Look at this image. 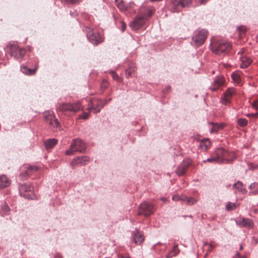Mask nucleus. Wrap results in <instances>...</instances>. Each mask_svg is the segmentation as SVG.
I'll use <instances>...</instances> for the list:
<instances>
[{"mask_svg": "<svg viewBox=\"0 0 258 258\" xmlns=\"http://www.w3.org/2000/svg\"><path fill=\"white\" fill-rule=\"evenodd\" d=\"M82 108L80 103L77 102L74 104L62 103L60 104L57 109L66 115H71L81 110Z\"/></svg>", "mask_w": 258, "mask_h": 258, "instance_id": "obj_1", "label": "nucleus"}, {"mask_svg": "<svg viewBox=\"0 0 258 258\" xmlns=\"http://www.w3.org/2000/svg\"><path fill=\"white\" fill-rule=\"evenodd\" d=\"M231 44L224 40L217 41L212 46V51L216 54L224 55L230 50Z\"/></svg>", "mask_w": 258, "mask_h": 258, "instance_id": "obj_2", "label": "nucleus"}, {"mask_svg": "<svg viewBox=\"0 0 258 258\" xmlns=\"http://www.w3.org/2000/svg\"><path fill=\"white\" fill-rule=\"evenodd\" d=\"M86 149V144L83 141L76 139L73 140L70 146V149L66 151V155H72L75 152H83Z\"/></svg>", "mask_w": 258, "mask_h": 258, "instance_id": "obj_3", "label": "nucleus"}, {"mask_svg": "<svg viewBox=\"0 0 258 258\" xmlns=\"http://www.w3.org/2000/svg\"><path fill=\"white\" fill-rule=\"evenodd\" d=\"M86 31L88 39L92 43L97 45L103 41L104 38L98 32L94 31L89 28H87Z\"/></svg>", "mask_w": 258, "mask_h": 258, "instance_id": "obj_4", "label": "nucleus"}, {"mask_svg": "<svg viewBox=\"0 0 258 258\" xmlns=\"http://www.w3.org/2000/svg\"><path fill=\"white\" fill-rule=\"evenodd\" d=\"M107 103V101L106 100L93 99L89 104L87 110L89 111L92 110L95 113H97L100 112L101 108H103Z\"/></svg>", "mask_w": 258, "mask_h": 258, "instance_id": "obj_5", "label": "nucleus"}, {"mask_svg": "<svg viewBox=\"0 0 258 258\" xmlns=\"http://www.w3.org/2000/svg\"><path fill=\"white\" fill-rule=\"evenodd\" d=\"M207 34L208 31L205 29H202L196 32L192 37V41L197 46L201 45L204 43L207 37Z\"/></svg>", "mask_w": 258, "mask_h": 258, "instance_id": "obj_6", "label": "nucleus"}, {"mask_svg": "<svg viewBox=\"0 0 258 258\" xmlns=\"http://www.w3.org/2000/svg\"><path fill=\"white\" fill-rule=\"evenodd\" d=\"M214 154L215 157L218 158L220 160V161H218V163H224L225 162L227 163L232 160V159L230 158L231 154L223 148L217 149L214 152Z\"/></svg>", "mask_w": 258, "mask_h": 258, "instance_id": "obj_7", "label": "nucleus"}, {"mask_svg": "<svg viewBox=\"0 0 258 258\" xmlns=\"http://www.w3.org/2000/svg\"><path fill=\"white\" fill-rule=\"evenodd\" d=\"M154 208L152 204L144 202L140 205L138 214L148 216L154 213Z\"/></svg>", "mask_w": 258, "mask_h": 258, "instance_id": "obj_8", "label": "nucleus"}, {"mask_svg": "<svg viewBox=\"0 0 258 258\" xmlns=\"http://www.w3.org/2000/svg\"><path fill=\"white\" fill-rule=\"evenodd\" d=\"M20 194L26 199H32L33 187L29 183H22L19 185Z\"/></svg>", "mask_w": 258, "mask_h": 258, "instance_id": "obj_9", "label": "nucleus"}, {"mask_svg": "<svg viewBox=\"0 0 258 258\" xmlns=\"http://www.w3.org/2000/svg\"><path fill=\"white\" fill-rule=\"evenodd\" d=\"M9 47L11 55L17 59L22 57L26 53L25 49L20 48L16 44H11L9 45Z\"/></svg>", "mask_w": 258, "mask_h": 258, "instance_id": "obj_10", "label": "nucleus"}, {"mask_svg": "<svg viewBox=\"0 0 258 258\" xmlns=\"http://www.w3.org/2000/svg\"><path fill=\"white\" fill-rule=\"evenodd\" d=\"M46 121L53 128H59V123L55 118L54 113L52 111H47L44 114Z\"/></svg>", "mask_w": 258, "mask_h": 258, "instance_id": "obj_11", "label": "nucleus"}, {"mask_svg": "<svg viewBox=\"0 0 258 258\" xmlns=\"http://www.w3.org/2000/svg\"><path fill=\"white\" fill-rule=\"evenodd\" d=\"M190 3V0H171L173 12H179L181 8L187 6Z\"/></svg>", "mask_w": 258, "mask_h": 258, "instance_id": "obj_12", "label": "nucleus"}, {"mask_svg": "<svg viewBox=\"0 0 258 258\" xmlns=\"http://www.w3.org/2000/svg\"><path fill=\"white\" fill-rule=\"evenodd\" d=\"M146 20V16H139L136 17L130 24L133 30H136L140 29L144 25Z\"/></svg>", "mask_w": 258, "mask_h": 258, "instance_id": "obj_13", "label": "nucleus"}, {"mask_svg": "<svg viewBox=\"0 0 258 258\" xmlns=\"http://www.w3.org/2000/svg\"><path fill=\"white\" fill-rule=\"evenodd\" d=\"M191 164L192 161L191 159H185L183 160L175 170L177 175L179 176L183 175L185 172L186 169L190 166Z\"/></svg>", "mask_w": 258, "mask_h": 258, "instance_id": "obj_14", "label": "nucleus"}, {"mask_svg": "<svg viewBox=\"0 0 258 258\" xmlns=\"http://www.w3.org/2000/svg\"><path fill=\"white\" fill-rule=\"evenodd\" d=\"M89 158L86 156L75 157L71 162V165L74 167L77 166H84L89 162Z\"/></svg>", "mask_w": 258, "mask_h": 258, "instance_id": "obj_15", "label": "nucleus"}, {"mask_svg": "<svg viewBox=\"0 0 258 258\" xmlns=\"http://www.w3.org/2000/svg\"><path fill=\"white\" fill-rule=\"evenodd\" d=\"M224 82L225 79L223 76H217L214 79L213 81V84L212 86L210 87V89L212 91H216L220 86H222V85H224Z\"/></svg>", "mask_w": 258, "mask_h": 258, "instance_id": "obj_16", "label": "nucleus"}, {"mask_svg": "<svg viewBox=\"0 0 258 258\" xmlns=\"http://www.w3.org/2000/svg\"><path fill=\"white\" fill-rule=\"evenodd\" d=\"M144 235L139 230H136L134 233L133 240L135 244L140 245L144 241Z\"/></svg>", "mask_w": 258, "mask_h": 258, "instance_id": "obj_17", "label": "nucleus"}, {"mask_svg": "<svg viewBox=\"0 0 258 258\" xmlns=\"http://www.w3.org/2000/svg\"><path fill=\"white\" fill-rule=\"evenodd\" d=\"M241 61L240 67L241 68H246L248 67L251 63V59L246 56H241L239 57Z\"/></svg>", "mask_w": 258, "mask_h": 258, "instance_id": "obj_18", "label": "nucleus"}, {"mask_svg": "<svg viewBox=\"0 0 258 258\" xmlns=\"http://www.w3.org/2000/svg\"><path fill=\"white\" fill-rule=\"evenodd\" d=\"M238 222L239 225L247 228H250L253 225L252 221L248 218H242L240 219Z\"/></svg>", "mask_w": 258, "mask_h": 258, "instance_id": "obj_19", "label": "nucleus"}, {"mask_svg": "<svg viewBox=\"0 0 258 258\" xmlns=\"http://www.w3.org/2000/svg\"><path fill=\"white\" fill-rule=\"evenodd\" d=\"M37 67L34 69H31L27 68L26 66H23L21 67V70L22 72L27 75H33L36 73Z\"/></svg>", "mask_w": 258, "mask_h": 258, "instance_id": "obj_20", "label": "nucleus"}, {"mask_svg": "<svg viewBox=\"0 0 258 258\" xmlns=\"http://www.w3.org/2000/svg\"><path fill=\"white\" fill-rule=\"evenodd\" d=\"M115 2L116 3V7L121 11H124L126 10L128 8L129 5L124 4L123 0H115Z\"/></svg>", "mask_w": 258, "mask_h": 258, "instance_id": "obj_21", "label": "nucleus"}, {"mask_svg": "<svg viewBox=\"0 0 258 258\" xmlns=\"http://www.w3.org/2000/svg\"><path fill=\"white\" fill-rule=\"evenodd\" d=\"M57 141L55 139H48L44 142L46 149L48 150L53 148L57 143Z\"/></svg>", "mask_w": 258, "mask_h": 258, "instance_id": "obj_22", "label": "nucleus"}, {"mask_svg": "<svg viewBox=\"0 0 258 258\" xmlns=\"http://www.w3.org/2000/svg\"><path fill=\"white\" fill-rule=\"evenodd\" d=\"M210 141L208 139H204L200 143V147L204 150H207L210 146Z\"/></svg>", "mask_w": 258, "mask_h": 258, "instance_id": "obj_23", "label": "nucleus"}, {"mask_svg": "<svg viewBox=\"0 0 258 258\" xmlns=\"http://www.w3.org/2000/svg\"><path fill=\"white\" fill-rule=\"evenodd\" d=\"M235 93V90L234 88H229L224 92V96L231 99L232 96Z\"/></svg>", "mask_w": 258, "mask_h": 258, "instance_id": "obj_24", "label": "nucleus"}, {"mask_svg": "<svg viewBox=\"0 0 258 258\" xmlns=\"http://www.w3.org/2000/svg\"><path fill=\"white\" fill-rule=\"evenodd\" d=\"M10 183L8 178H0V189L8 186Z\"/></svg>", "mask_w": 258, "mask_h": 258, "instance_id": "obj_25", "label": "nucleus"}, {"mask_svg": "<svg viewBox=\"0 0 258 258\" xmlns=\"http://www.w3.org/2000/svg\"><path fill=\"white\" fill-rule=\"evenodd\" d=\"M218 161H220L218 158L215 157L214 153L211 155V157L208 158L207 160H203L204 163L208 162L210 163H218Z\"/></svg>", "mask_w": 258, "mask_h": 258, "instance_id": "obj_26", "label": "nucleus"}, {"mask_svg": "<svg viewBox=\"0 0 258 258\" xmlns=\"http://www.w3.org/2000/svg\"><path fill=\"white\" fill-rule=\"evenodd\" d=\"M224 126V124L223 123L221 124H218V123H215L213 124V126L212 128H211L210 132L214 133V132H217L218 130L220 128H222Z\"/></svg>", "mask_w": 258, "mask_h": 258, "instance_id": "obj_27", "label": "nucleus"}, {"mask_svg": "<svg viewBox=\"0 0 258 258\" xmlns=\"http://www.w3.org/2000/svg\"><path fill=\"white\" fill-rule=\"evenodd\" d=\"M135 75V69L134 68H129L126 70V76L127 78L133 77Z\"/></svg>", "mask_w": 258, "mask_h": 258, "instance_id": "obj_28", "label": "nucleus"}, {"mask_svg": "<svg viewBox=\"0 0 258 258\" xmlns=\"http://www.w3.org/2000/svg\"><path fill=\"white\" fill-rule=\"evenodd\" d=\"M237 123L239 126L244 127L247 125L248 121L245 118H241L238 119Z\"/></svg>", "mask_w": 258, "mask_h": 258, "instance_id": "obj_29", "label": "nucleus"}, {"mask_svg": "<svg viewBox=\"0 0 258 258\" xmlns=\"http://www.w3.org/2000/svg\"><path fill=\"white\" fill-rule=\"evenodd\" d=\"M184 201H186L189 205H194L196 203L197 200L190 197H187L184 196Z\"/></svg>", "mask_w": 258, "mask_h": 258, "instance_id": "obj_30", "label": "nucleus"}, {"mask_svg": "<svg viewBox=\"0 0 258 258\" xmlns=\"http://www.w3.org/2000/svg\"><path fill=\"white\" fill-rule=\"evenodd\" d=\"M237 207V205L235 203H228L226 206V210L227 211H231L234 210Z\"/></svg>", "mask_w": 258, "mask_h": 258, "instance_id": "obj_31", "label": "nucleus"}, {"mask_svg": "<svg viewBox=\"0 0 258 258\" xmlns=\"http://www.w3.org/2000/svg\"><path fill=\"white\" fill-rule=\"evenodd\" d=\"M204 246L205 248H207V252H210L212 251V250L214 248V245L212 243H205Z\"/></svg>", "mask_w": 258, "mask_h": 258, "instance_id": "obj_32", "label": "nucleus"}, {"mask_svg": "<svg viewBox=\"0 0 258 258\" xmlns=\"http://www.w3.org/2000/svg\"><path fill=\"white\" fill-rule=\"evenodd\" d=\"M37 170V167L36 166H30L28 167V169L27 171H26L27 174L28 176H31V171H36Z\"/></svg>", "mask_w": 258, "mask_h": 258, "instance_id": "obj_33", "label": "nucleus"}, {"mask_svg": "<svg viewBox=\"0 0 258 258\" xmlns=\"http://www.w3.org/2000/svg\"><path fill=\"white\" fill-rule=\"evenodd\" d=\"M172 199L174 201H184V196H180L178 195H174Z\"/></svg>", "mask_w": 258, "mask_h": 258, "instance_id": "obj_34", "label": "nucleus"}, {"mask_svg": "<svg viewBox=\"0 0 258 258\" xmlns=\"http://www.w3.org/2000/svg\"><path fill=\"white\" fill-rule=\"evenodd\" d=\"M231 99L225 96H223L221 99V103L225 105H227L230 103Z\"/></svg>", "mask_w": 258, "mask_h": 258, "instance_id": "obj_35", "label": "nucleus"}, {"mask_svg": "<svg viewBox=\"0 0 258 258\" xmlns=\"http://www.w3.org/2000/svg\"><path fill=\"white\" fill-rule=\"evenodd\" d=\"M232 79L236 82H239L240 81V76L238 74L233 73L231 75Z\"/></svg>", "mask_w": 258, "mask_h": 258, "instance_id": "obj_36", "label": "nucleus"}, {"mask_svg": "<svg viewBox=\"0 0 258 258\" xmlns=\"http://www.w3.org/2000/svg\"><path fill=\"white\" fill-rule=\"evenodd\" d=\"M89 112H84L82 114H80L78 117L79 118H83L84 119H87L89 116Z\"/></svg>", "mask_w": 258, "mask_h": 258, "instance_id": "obj_37", "label": "nucleus"}, {"mask_svg": "<svg viewBox=\"0 0 258 258\" xmlns=\"http://www.w3.org/2000/svg\"><path fill=\"white\" fill-rule=\"evenodd\" d=\"M2 209L3 212L5 214H7V213L9 211V210H10L9 206L6 204L2 206Z\"/></svg>", "mask_w": 258, "mask_h": 258, "instance_id": "obj_38", "label": "nucleus"}, {"mask_svg": "<svg viewBox=\"0 0 258 258\" xmlns=\"http://www.w3.org/2000/svg\"><path fill=\"white\" fill-rule=\"evenodd\" d=\"M233 186L239 190H242V184L241 182H237L233 185Z\"/></svg>", "mask_w": 258, "mask_h": 258, "instance_id": "obj_39", "label": "nucleus"}, {"mask_svg": "<svg viewBox=\"0 0 258 258\" xmlns=\"http://www.w3.org/2000/svg\"><path fill=\"white\" fill-rule=\"evenodd\" d=\"M154 11H155V10L154 9L150 8L147 11L148 16H147L146 15H145L144 16H146V19H147V17H149L151 16H152L153 15V14L154 13Z\"/></svg>", "mask_w": 258, "mask_h": 258, "instance_id": "obj_40", "label": "nucleus"}, {"mask_svg": "<svg viewBox=\"0 0 258 258\" xmlns=\"http://www.w3.org/2000/svg\"><path fill=\"white\" fill-rule=\"evenodd\" d=\"M252 106L255 109H258V99L252 102Z\"/></svg>", "mask_w": 258, "mask_h": 258, "instance_id": "obj_41", "label": "nucleus"}, {"mask_svg": "<svg viewBox=\"0 0 258 258\" xmlns=\"http://www.w3.org/2000/svg\"><path fill=\"white\" fill-rule=\"evenodd\" d=\"M237 29L240 32V34L244 33L246 31V28L244 26H240L238 27Z\"/></svg>", "mask_w": 258, "mask_h": 258, "instance_id": "obj_42", "label": "nucleus"}, {"mask_svg": "<svg viewBox=\"0 0 258 258\" xmlns=\"http://www.w3.org/2000/svg\"><path fill=\"white\" fill-rule=\"evenodd\" d=\"M111 74L112 77L113 78V79H114V80H119V77L114 72H111Z\"/></svg>", "mask_w": 258, "mask_h": 258, "instance_id": "obj_43", "label": "nucleus"}, {"mask_svg": "<svg viewBox=\"0 0 258 258\" xmlns=\"http://www.w3.org/2000/svg\"><path fill=\"white\" fill-rule=\"evenodd\" d=\"M250 186L255 188L256 191L258 192V183H254L253 184H251Z\"/></svg>", "mask_w": 258, "mask_h": 258, "instance_id": "obj_44", "label": "nucleus"}, {"mask_svg": "<svg viewBox=\"0 0 258 258\" xmlns=\"http://www.w3.org/2000/svg\"><path fill=\"white\" fill-rule=\"evenodd\" d=\"M244 52V49L242 48L241 50H240L237 54L238 57L241 56H245L243 53Z\"/></svg>", "mask_w": 258, "mask_h": 258, "instance_id": "obj_45", "label": "nucleus"}, {"mask_svg": "<svg viewBox=\"0 0 258 258\" xmlns=\"http://www.w3.org/2000/svg\"><path fill=\"white\" fill-rule=\"evenodd\" d=\"M117 257H118V258H131L127 255H123L121 254H118Z\"/></svg>", "mask_w": 258, "mask_h": 258, "instance_id": "obj_46", "label": "nucleus"}, {"mask_svg": "<svg viewBox=\"0 0 258 258\" xmlns=\"http://www.w3.org/2000/svg\"><path fill=\"white\" fill-rule=\"evenodd\" d=\"M233 258H245L244 257H243L241 256L239 254V253H237L233 257Z\"/></svg>", "mask_w": 258, "mask_h": 258, "instance_id": "obj_47", "label": "nucleus"}, {"mask_svg": "<svg viewBox=\"0 0 258 258\" xmlns=\"http://www.w3.org/2000/svg\"><path fill=\"white\" fill-rule=\"evenodd\" d=\"M121 30L122 31H124V30L125 29L126 26H125V24L123 22H121Z\"/></svg>", "mask_w": 258, "mask_h": 258, "instance_id": "obj_48", "label": "nucleus"}, {"mask_svg": "<svg viewBox=\"0 0 258 258\" xmlns=\"http://www.w3.org/2000/svg\"><path fill=\"white\" fill-rule=\"evenodd\" d=\"M70 3L75 4L79 2V0H67Z\"/></svg>", "mask_w": 258, "mask_h": 258, "instance_id": "obj_49", "label": "nucleus"}, {"mask_svg": "<svg viewBox=\"0 0 258 258\" xmlns=\"http://www.w3.org/2000/svg\"><path fill=\"white\" fill-rule=\"evenodd\" d=\"M251 117L256 118L258 117V112L255 113H251Z\"/></svg>", "mask_w": 258, "mask_h": 258, "instance_id": "obj_50", "label": "nucleus"}, {"mask_svg": "<svg viewBox=\"0 0 258 258\" xmlns=\"http://www.w3.org/2000/svg\"><path fill=\"white\" fill-rule=\"evenodd\" d=\"M177 250H178V249H177V245H175L174 247V251H175V253H177V252H178V251H177Z\"/></svg>", "mask_w": 258, "mask_h": 258, "instance_id": "obj_51", "label": "nucleus"}, {"mask_svg": "<svg viewBox=\"0 0 258 258\" xmlns=\"http://www.w3.org/2000/svg\"><path fill=\"white\" fill-rule=\"evenodd\" d=\"M161 200L163 202H165L167 201V199L165 198H162Z\"/></svg>", "mask_w": 258, "mask_h": 258, "instance_id": "obj_52", "label": "nucleus"}, {"mask_svg": "<svg viewBox=\"0 0 258 258\" xmlns=\"http://www.w3.org/2000/svg\"><path fill=\"white\" fill-rule=\"evenodd\" d=\"M103 84H104V87H107V82L106 81H104L103 82Z\"/></svg>", "mask_w": 258, "mask_h": 258, "instance_id": "obj_53", "label": "nucleus"}, {"mask_svg": "<svg viewBox=\"0 0 258 258\" xmlns=\"http://www.w3.org/2000/svg\"><path fill=\"white\" fill-rule=\"evenodd\" d=\"M207 0H201V3L202 4H205V3H206L207 2Z\"/></svg>", "mask_w": 258, "mask_h": 258, "instance_id": "obj_54", "label": "nucleus"}, {"mask_svg": "<svg viewBox=\"0 0 258 258\" xmlns=\"http://www.w3.org/2000/svg\"><path fill=\"white\" fill-rule=\"evenodd\" d=\"M251 113H248L246 115V116L247 117H251Z\"/></svg>", "mask_w": 258, "mask_h": 258, "instance_id": "obj_55", "label": "nucleus"}, {"mask_svg": "<svg viewBox=\"0 0 258 258\" xmlns=\"http://www.w3.org/2000/svg\"><path fill=\"white\" fill-rule=\"evenodd\" d=\"M242 248H243L242 246L241 245L240 246V249L242 250Z\"/></svg>", "mask_w": 258, "mask_h": 258, "instance_id": "obj_56", "label": "nucleus"}]
</instances>
